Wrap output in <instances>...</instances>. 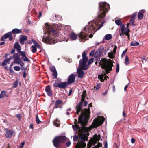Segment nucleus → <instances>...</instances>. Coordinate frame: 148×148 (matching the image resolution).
Returning a JSON list of instances; mask_svg holds the SVG:
<instances>
[{
  "label": "nucleus",
  "mask_w": 148,
  "mask_h": 148,
  "mask_svg": "<svg viewBox=\"0 0 148 148\" xmlns=\"http://www.w3.org/2000/svg\"><path fill=\"white\" fill-rule=\"evenodd\" d=\"M110 8L109 5L106 2L99 3V11L98 13V16L95 20L88 22L82 29L81 32L78 34L80 40L83 42L87 39V37L89 33L94 34L97 29L95 28L98 25V23L101 22L105 17L106 13L108 12ZM103 21L99 27L97 28V30L100 29L102 27L104 23Z\"/></svg>",
  "instance_id": "obj_1"
},
{
  "label": "nucleus",
  "mask_w": 148,
  "mask_h": 148,
  "mask_svg": "<svg viewBox=\"0 0 148 148\" xmlns=\"http://www.w3.org/2000/svg\"><path fill=\"white\" fill-rule=\"evenodd\" d=\"M99 64L102 68L105 69L104 71H103V73L99 75L98 77L101 81L103 82L104 80H107V78H108V77L106 75L112 70L113 63L110 59L106 60L105 58H103L100 61Z\"/></svg>",
  "instance_id": "obj_2"
},
{
  "label": "nucleus",
  "mask_w": 148,
  "mask_h": 148,
  "mask_svg": "<svg viewBox=\"0 0 148 148\" xmlns=\"http://www.w3.org/2000/svg\"><path fill=\"white\" fill-rule=\"evenodd\" d=\"M43 29L44 33L45 34L42 38V41L47 44H55L56 42L55 41L50 37V32L53 34H56V31L50 26L47 23H45V25Z\"/></svg>",
  "instance_id": "obj_3"
},
{
  "label": "nucleus",
  "mask_w": 148,
  "mask_h": 148,
  "mask_svg": "<svg viewBox=\"0 0 148 148\" xmlns=\"http://www.w3.org/2000/svg\"><path fill=\"white\" fill-rule=\"evenodd\" d=\"M72 128L74 130L76 131L77 133V130H78V134L79 135L80 139H79L78 143L76 145L75 148H85L86 146V144L85 143L86 141H87L88 138L83 132H82L80 130V127L77 124L73 125Z\"/></svg>",
  "instance_id": "obj_4"
},
{
  "label": "nucleus",
  "mask_w": 148,
  "mask_h": 148,
  "mask_svg": "<svg viewBox=\"0 0 148 148\" xmlns=\"http://www.w3.org/2000/svg\"><path fill=\"white\" fill-rule=\"evenodd\" d=\"M82 59L80 60L79 61V67L77 69V73L78 74V77L82 78L84 75V72L82 70H86L88 69V66L86 65V63L88 60L86 57V52H84L82 54Z\"/></svg>",
  "instance_id": "obj_5"
},
{
  "label": "nucleus",
  "mask_w": 148,
  "mask_h": 148,
  "mask_svg": "<svg viewBox=\"0 0 148 148\" xmlns=\"http://www.w3.org/2000/svg\"><path fill=\"white\" fill-rule=\"evenodd\" d=\"M68 138L63 136H58L56 137L53 140V142L54 146L58 148L62 143H64L67 140Z\"/></svg>",
  "instance_id": "obj_6"
},
{
  "label": "nucleus",
  "mask_w": 148,
  "mask_h": 148,
  "mask_svg": "<svg viewBox=\"0 0 148 148\" xmlns=\"http://www.w3.org/2000/svg\"><path fill=\"white\" fill-rule=\"evenodd\" d=\"M89 112V109H84L82 111L81 114L78 118V122L80 123L81 125L83 126L85 125L86 122L85 120V115L86 114Z\"/></svg>",
  "instance_id": "obj_7"
},
{
  "label": "nucleus",
  "mask_w": 148,
  "mask_h": 148,
  "mask_svg": "<svg viewBox=\"0 0 148 148\" xmlns=\"http://www.w3.org/2000/svg\"><path fill=\"white\" fill-rule=\"evenodd\" d=\"M105 120V119L103 116H99L95 118L93 120V124L94 127H97L103 123Z\"/></svg>",
  "instance_id": "obj_8"
},
{
  "label": "nucleus",
  "mask_w": 148,
  "mask_h": 148,
  "mask_svg": "<svg viewBox=\"0 0 148 148\" xmlns=\"http://www.w3.org/2000/svg\"><path fill=\"white\" fill-rule=\"evenodd\" d=\"M84 102V106H86L88 102L86 101H81V102L78 104H77L75 108L76 110V111L77 114H79V113L80 112L81 110L83 107L82 104V102Z\"/></svg>",
  "instance_id": "obj_9"
},
{
  "label": "nucleus",
  "mask_w": 148,
  "mask_h": 148,
  "mask_svg": "<svg viewBox=\"0 0 148 148\" xmlns=\"http://www.w3.org/2000/svg\"><path fill=\"white\" fill-rule=\"evenodd\" d=\"M14 59V63L16 64H20L21 62V60L20 57V55L18 53H15L13 56Z\"/></svg>",
  "instance_id": "obj_10"
},
{
  "label": "nucleus",
  "mask_w": 148,
  "mask_h": 148,
  "mask_svg": "<svg viewBox=\"0 0 148 148\" xmlns=\"http://www.w3.org/2000/svg\"><path fill=\"white\" fill-rule=\"evenodd\" d=\"M50 70L53 72L52 75L53 78L56 79L57 78V73L56 68L54 66H52L50 68Z\"/></svg>",
  "instance_id": "obj_11"
},
{
  "label": "nucleus",
  "mask_w": 148,
  "mask_h": 148,
  "mask_svg": "<svg viewBox=\"0 0 148 148\" xmlns=\"http://www.w3.org/2000/svg\"><path fill=\"white\" fill-rule=\"evenodd\" d=\"M119 32L120 35L121 36L125 34V32L126 31L125 29V26L124 24H122L120 26V27L119 29Z\"/></svg>",
  "instance_id": "obj_12"
},
{
  "label": "nucleus",
  "mask_w": 148,
  "mask_h": 148,
  "mask_svg": "<svg viewBox=\"0 0 148 148\" xmlns=\"http://www.w3.org/2000/svg\"><path fill=\"white\" fill-rule=\"evenodd\" d=\"M45 91L48 96L50 97L52 96L53 93L50 86L48 85L46 87Z\"/></svg>",
  "instance_id": "obj_13"
},
{
  "label": "nucleus",
  "mask_w": 148,
  "mask_h": 148,
  "mask_svg": "<svg viewBox=\"0 0 148 148\" xmlns=\"http://www.w3.org/2000/svg\"><path fill=\"white\" fill-rule=\"evenodd\" d=\"M75 75L73 74H71L68 77L67 83L70 84L73 82L75 80Z\"/></svg>",
  "instance_id": "obj_14"
},
{
  "label": "nucleus",
  "mask_w": 148,
  "mask_h": 148,
  "mask_svg": "<svg viewBox=\"0 0 148 148\" xmlns=\"http://www.w3.org/2000/svg\"><path fill=\"white\" fill-rule=\"evenodd\" d=\"M6 129V133L5 134V136L7 138L11 137L14 134V132L12 130H7Z\"/></svg>",
  "instance_id": "obj_15"
},
{
  "label": "nucleus",
  "mask_w": 148,
  "mask_h": 148,
  "mask_svg": "<svg viewBox=\"0 0 148 148\" xmlns=\"http://www.w3.org/2000/svg\"><path fill=\"white\" fill-rule=\"evenodd\" d=\"M145 12V9L141 10L139 11L138 15V19L139 20H141L143 19V14Z\"/></svg>",
  "instance_id": "obj_16"
},
{
  "label": "nucleus",
  "mask_w": 148,
  "mask_h": 148,
  "mask_svg": "<svg viewBox=\"0 0 148 148\" xmlns=\"http://www.w3.org/2000/svg\"><path fill=\"white\" fill-rule=\"evenodd\" d=\"M21 55L22 56V58L24 62H29V60L26 56V52L25 51H22L20 53Z\"/></svg>",
  "instance_id": "obj_17"
},
{
  "label": "nucleus",
  "mask_w": 148,
  "mask_h": 148,
  "mask_svg": "<svg viewBox=\"0 0 148 148\" xmlns=\"http://www.w3.org/2000/svg\"><path fill=\"white\" fill-rule=\"evenodd\" d=\"M68 83L67 82H61L59 83V88L64 89L67 87Z\"/></svg>",
  "instance_id": "obj_18"
},
{
  "label": "nucleus",
  "mask_w": 148,
  "mask_h": 148,
  "mask_svg": "<svg viewBox=\"0 0 148 148\" xmlns=\"http://www.w3.org/2000/svg\"><path fill=\"white\" fill-rule=\"evenodd\" d=\"M14 47L16 49L17 51L19 53H21L22 51H21V47L20 46L18 42H16L14 45Z\"/></svg>",
  "instance_id": "obj_19"
},
{
  "label": "nucleus",
  "mask_w": 148,
  "mask_h": 148,
  "mask_svg": "<svg viewBox=\"0 0 148 148\" xmlns=\"http://www.w3.org/2000/svg\"><path fill=\"white\" fill-rule=\"evenodd\" d=\"M71 40H76L77 38V34H75L74 32H72L70 34Z\"/></svg>",
  "instance_id": "obj_20"
},
{
  "label": "nucleus",
  "mask_w": 148,
  "mask_h": 148,
  "mask_svg": "<svg viewBox=\"0 0 148 148\" xmlns=\"http://www.w3.org/2000/svg\"><path fill=\"white\" fill-rule=\"evenodd\" d=\"M27 39V37L25 36H22L20 37V42L21 44L23 45L24 44V42L26 41Z\"/></svg>",
  "instance_id": "obj_21"
},
{
  "label": "nucleus",
  "mask_w": 148,
  "mask_h": 148,
  "mask_svg": "<svg viewBox=\"0 0 148 148\" xmlns=\"http://www.w3.org/2000/svg\"><path fill=\"white\" fill-rule=\"evenodd\" d=\"M88 144L87 147V148H90L91 145H94L95 143H96V141L95 143V141L91 139L88 142Z\"/></svg>",
  "instance_id": "obj_22"
},
{
  "label": "nucleus",
  "mask_w": 148,
  "mask_h": 148,
  "mask_svg": "<svg viewBox=\"0 0 148 148\" xmlns=\"http://www.w3.org/2000/svg\"><path fill=\"white\" fill-rule=\"evenodd\" d=\"M62 101L60 100H57L55 103V106L53 107V109L57 108L59 107V105L61 103Z\"/></svg>",
  "instance_id": "obj_23"
},
{
  "label": "nucleus",
  "mask_w": 148,
  "mask_h": 148,
  "mask_svg": "<svg viewBox=\"0 0 148 148\" xmlns=\"http://www.w3.org/2000/svg\"><path fill=\"white\" fill-rule=\"evenodd\" d=\"M71 27L69 26H66L65 27V29L66 31L64 34V35H65V34L67 35L69 34V33L71 31Z\"/></svg>",
  "instance_id": "obj_24"
},
{
  "label": "nucleus",
  "mask_w": 148,
  "mask_h": 148,
  "mask_svg": "<svg viewBox=\"0 0 148 148\" xmlns=\"http://www.w3.org/2000/svg\"><path fill=\"white\" fill-rule=\"evenodd\" d=\"M112 38V36L111 34H107L105 36L104 39L106 40H108L111 39Z\"/></svg>",
  "instance_id": "obj_25"
},
{
  "label": "nucleus",
  "mask_w": 148,
  "mask_h": 148,
  "mask_svg": "<svg viewBox=\"0 0 148 148\" xmlns=\"http://www.w3.org/2000/svg\"><path fill=\"white\" fill-rule=\"evenodd\" d=\"M10 32L8 33L5 34L1 38V40L2 41H4L5 39H7L10 36Z\"/></svg>",
  "instance_id": "obj_26"
},
{
  "label": "nucleus",
  "mask_w": 148,
  "mask_h": 148,
  "mask_svg": "<svg viewBox=\"0 0 148 148\" xmlns=\"http://www.w3.org/2000/svg\"><path fill=\"white\" fill-rule=\"evenodd\" d=\"M12 32L13 34H18L22 32L21 29H19L17 28H15L12 31Z\"/></svg>",
  "instance_id": "obj_27"
},
{
  "label": "nucleus",
  "mask_w": 148,
  "mask_h": 148,
  "mask_svg": "<svg viewBox=\"0 0 148 148\" xmlns=\"http://www.w3.org/2000/svg\"><path fill=\"white\" fill-rule=\"evenodd\" d=\"M53 123L54 125L57 127L60 126V121L58 120L57 118L56 119V120L54 121Z\"/></svg>",
  "instance_id": "obj_28"
},
{
  "label": "nucleus",
  "mask_w": 148,
  "mask_h": 148,
  "mask_svg": "<svg viewBox=\"0 0 148 148\" xmlns=\"http://www.w3.org/2000/svg\"><path fill=\"white\" fill-rule=\"evenodd\" d=\"M8 60H9L7 59L4 60L2 64H1V66L6 65L8 63H9L10 62Z\"/></svg>",
  "instance_id": "obj_29"
},
{
  "label": "nucleus",
  "mask_w": 148,
  "mask_h": 148,
  "mask_svg": "<svg viewBox=\"0 0 148 148\" xmlns=\"http://www.w3.org/2000/svg\"><path fill=\"white\" fill-rule=\"evenodd\" d=\"M31 51L32 53H35L37 50V48L36 47V46L32 45V46L30 48Z\"/></svg>",
  "instance_id": "obj_30"
},
{
  "label": "nucleus",
  "mask_w": 148,
  "mask_h": 148,
  "mask_svg": "<svg viewBox=\"0 0 148 148\" xmlns=\"http://www.w3.org/2000/svg\"><path fill=\"white\" fill-rule=\"evenodd\" d=\"M86 90H84L82 94V95L81 101H84L85 97L86 96Z\"/></svg>",
  "instance_id": "obj_31"
},
{
  "label": "nucleus",
  "mask_w": 148,
  "mask_h": 148,
  "mask_svg": "<svg viewBox=\"0 0 148 148\" xmlns=\"http://www.w3.org/2000/svg\"><path fill=\"white\" fill-rule=\"evenodd\" d=\"M6 92L5 91H2L0 94V99L3 98L5 96Z\"/></svg>",
  "instance_id": "obj_32"
},
{
  "label": "nucleus",
  "mask_w": 148,
  "mask_h": 148,
  "mask_svg": "<svg viewBox=\"0 0 148 148\" xmlns=\"http://www.w3.org/2000/svg\"><path fill=\"white\" fill-rule=\"evenodd\" d=\"M115 23L116 25L118 26H121L122 24V22L120 19L115 20Z\"/></svg>",
  "instance_id": "obj_33"
},
{
  "label": "nucleus",
  "mask_w": 148,
  "mask_h": 148,
  "mask_svg": "<svg viewBox=\"0 0 148 148\" xmlns=\"http://www.w3.org/2000/svg\"><path fill=\"white\" fill-rule=\"evenodd\" d=\"M139 44V43L136 41H132L130 43V45L132 46H137Z\"/></svg>",
  "instance_id": "obj_34"
},
{
  "label": "nucleus",
  "mask_w": 148,
  "mask_h": 148,
  "mask_svg": "<svg viewBox=\"0 0 148 148\" xmlns=\"http://www.w3.org/2000/svg\"><path fill=\"white\" fill-rule=\"evenodd\" d=\"M94 137L96 140L99 141L100 140V136H98L97 134H95L94 136Z\"/></svg>",
  "instance_id": "obj_35"
},
{
  "label": "nucleus",
  "mask_w": 148,
  "mask_h": 148,
  "mask_svg": "<svg viewBox=\"0 0 148 148\" xmlns=\"http://www.w3.org/2000/svg\"><path fill=\"white\" fill-rule=\"evenodd\" d=\"M129 60L128 56L126 55L125 59V65H127L129 64Z\"/></svg>",
  "instance_id": "obj_36"
},
{
  "label": "nucleus",
  "mask_w": 148,
  "mask_h": 148,
  "mask_svg": "<svg viewBox=\"0 0 148 148\" xmlns=\"http://www.w3.org/2000/svg\"><path fill=\"white\" fill-rule=\"evenodd\" d=\"M108 56L111 59H113L114 57L113 53L112 52L109 53Z\"/></svg>",
  "instance_id": "obj_37"
},
{
  "label": "nucleus",
  "mask_w": 148,
  "mask_h": 148,
  "mask_svg": "<svg viewBox=\"0 0 148 148\" xmlns=\"http://www.w3.org/2000/svg\"><path fill=\"white\" fill-rule=\"evenodd\" d=\"M36 119L37 124H39L41 122V121L39 120L37 114L36 115Z\"/></svg>",
  "instance_id": "obj_38"
},
{
  "label": "nucleus",
  "mask_w": 148,
  "mask_h": 148,
  "mask_svg": "<svg viewBox=\"0 0 148 148\" xmlns=\"http://www.w3.org/2000/svg\"><path fill=\"white\" fill-rule=\"evenodd\" d=\"M102 146V144L99 142H98L97 144L94 147L92 148H99L100 147H101Z\"/></svg>",
  "instance_id": "obj_39"
},
{
  "label": "nucleus",
  "mask_w": 148,
  "mask_h": 148,
  "mask_svg": "<svg viewBox=\"0 0 148 148\" xmlns=\"http://www.w3.org/2000/svg\"><path fill=\"white\" fill-rule=\"evenodd\" d=\"M18 84V80H16L13 84L14 87H16Z\"/></svg>",
  "instance_id": "obj_40"
},
{
  "label": "nucleus",
  "mask_w": 148,
  "mask_h": 148,
  "mask_svg": "<svg viewBox=\"0 0 148 148\" xmlns=\"http://www.w3.org/2000/svg\"><path fill=\"white\" fill-rule=\"evenodd\" d=\"M130 24V23H128L127 24V27L125 28V31L127 32H130V29L128 28Z\"/></svg>",
  "instance_id": "obj_41"
},
{
  "label": "nucleus",
  "mask_w": 148,
  "mask_h": 148,
  "mask_svg": "<svg viewBox=\"0 0 148 148\" xmlns=\"http://www.w3.org/2000/svg\"><path fill=\"white\" fill-rule=\"evenodd\" d=\"M94 58H92L90 59L88 61V64L89 65L91 64H92Z\"/></svg>",
  "instance_id": "obj_42"
},
{
  "label": "nucleus",
  "mask_w": 148,
  "mask_h": 148,
  "mask_svg": "<svg viewBox=\"0 0 148 148\" xmlns=\"http://www.w3.org/2000/svg\"><path fill=\"white\" fill-rule=\"evenodd\" d=\"M95 50H92L89 53V55L91 56H93L95 54Z\"/></svg>",
  "instance_id": "obj_43"
},
{
  "label": "nucleus",
  "mask_w": 148,
  "mask_h": 148,
  "mask_svg": "<svg viewBox=\"0 0 148 148\" xmlns=\"http://www.w3.org/2000/svg\"><path fill=\"white\" fill-rule=\"evenodd\" d=\"M119 70V65L118 63H117L116 68V72L118 73Z\"/></svg>",
  "instance_id": "obj_44"
},
{
  "label": "nucleus",
  "mask_w": 148,
  "mask_h": 148,
  "mask_svg": "<svg viewBox=\"0 0 148 148\" xmlns=\"http://www.w3.org/2000/svg\"><path fill=\"white\" fill-rule=\"evenodd\" d=\"M10 36L9 37V40L10 41H11L13 39V38L12 36V34L11 32H10Z\"/></svg>",
  "instance_id": "obj_45"
},
{
  "label": "nucleus",
  "mask_w": 148,
  "mask_h": 148,
  "mask_svg": "<svg viewBox=\"0 0 148 148\" xmlns=\"http://www.w3.org/2000/svg\"><path fill=\"white\" fill-rule=\"evenodd\" d=\"M78 139V136L76 135L74 136H73V140L74 141H76Z\"/></svg>",
  "instance_id": "obj_46"
},
{
  "label": "nucleus",
  "mask_w": 148,
  "mask_h": 148,
  "mask_svg": "<svg viewBox=\"0 0 148 148\" xmlns=\"http://www.w3.org/2000/svg\"><path fill=\"white\" fill-rule=\"evenodd\" d=\"M14 69L16 71H19L20 70V68L19 66H16L14 67Z\"/></svg>",
  "instance_id": "obj_47"
},
{
  "label": "nucleus",
  "mask_w": 148,
  "mask_h": 148,
  "mask_svg": "<svg viewBox=\"0 0 148 148\" xmlns=\"http://www.w3.org/2000/svg\"><path fill=\"white\" fill-rule=\"evenodd\" d=\"M99 84H97L96 86L94 87V89L96 90H97L100 88Z\"/></svg>",
  "instance_id": "obj_48"
},
{
  "label": "nucleus",
  "mask_w": 148,
  "mask_h": 148,
  "mask_svg": "<svg viewBox=\"0 0 148 148\" xmlns=\"http://www.w3.org/2000/svg\"><path fill=\"white\" fill-rule=\"evenodd\" d=\"M53 86L54 87H59V83H58L57 82H55L53 84Z\"/></svg>",
  "instance_id": "obj_49"
},
{
  "label": "nucleus",
  "mask_w": 148,
  "mask_h": 148,
  "mask_svg": "<svg viewBox=\"0 0 148 148\" xmlns=\"http://www.w3.org/2000/svg\"><path fill=\"white\" fill-rule=\"evenodd\" d=\"M32 42H33L34 44V46H36L38 43L36 42V41L34 39H32Z\"/></svg>",
  "instance_id": "obj_50"
},
{
  "label": "nucleus",
  "mask_w": 148,
  "mask_h": 148,
  "mask_svg": "<svg viewBox=\"0 0 148 148\" xmlns=\"http://www.w3.org/2000/svg\"><path fill=\"white\" fill-rule=\"evenodd\" d=\"M127 50H124L123 52L121 55V57L122 58L123 56H124L125 55V54L127 52Z\"/></svg>",
  "instance_id": "obj_51"
},
{
  "label": "nucleus",
  "mask_w": 148,
  "mask_h": 148,
  "mask_svg": "<svg viewBox=\"0 0 148 148\" xmlns=\"http://www.w3.org/2000/svg\"><path fill=\"white\" fill-rule=\"evenodd\" d=\"M70 145L71 142L69 140L67 141L66 143V145L68 147H69Z\"/></svg>",
  "instance_id": "obj_52"
},
{
  "label": "nucleus",
  "mask_w": 148,
  "mask_h": 148,
  "mask_svg": "<svg viewBox=\"0 0 148 148\" xmlns=\"http://www.w3.org/2000/svg\"><path fill=\"white\" fill-rule=\"evenodd\" d=\"M25 144V142H23L22 143H21L19 148H23V147Z\"/></svg>",
  "instance_id": "obj_53"
},
{
  "label": "nucleus",
  "mask_w": 148,
  "mask_h": 148,
  "mask_svg": "<svg viewBox=\"0 0 148 148\" xmlns=\"http://www.w3.org/2000/svg\"><path fill=\"white\" fill-rule=\"evenodd\" d=\"M137 14V13H135L133 14L132 15L131 18H132L134 19L135 18V17L136 15Z\"/></svg>",
  "instance_id": "obj_54"
},
{
  "label": "nucleus",
  "mask_w": 148,
  "mask_h": 148,
  "mask_svg": "<svg viewBox=\"0 0 148 148\" xmlns=\"http://www.w3.org/2000/svg\"><path fill=\"white\" fill-rule=\"evenodd\" d=\"M134 21H135V19H133L131 18V19L130 20V23H131L132 25H134Z\"/></svg>",
  "instance_id": "obj_55"
},
{
  "label": "nucleus",
  "mask_w": 148,
  "mask_h": 148,
  "mask_svg": "<svg viewBox=\"0 0 148 148\" xmlns=\"http://www.w3.org/2000/svg\"><path fill=\"white\" fill-rule=\"evenodd\" d=\"M16 117L18 118V119L19 120L21 119V115L20 114H17L16 115Z\"/></svg>",
  "instance_id": "obj_56"
},
{
  "label": "nucleus",
  "mask_w": 148,
  "mask_h": 148,
  "mask_svg": "<svg viewBox=\"0 0 148 148\" xmlns=\"http://www.w3.org/2000/svg\"><path fill=\"white\" fill-rule=\"evenodd\" d=\"M56 28H57L58 30H61V28L60 27H59L58 25H55Z\"/></svg>",
  "instance_id": "obj_57"
},
{
  "label": "nucleus",
  "mask_w": 148,
  "mask_h": 148,
  "mask_svg": "<svg viewBox=\"0 0 148 148\" xmlns=\"http://www.w3.org/2000/svg\"><path fill=\"white\" fill-rule=\"evenodd\" d=\"M23 76L24 78H25L26 76V73L25 71H24L23 72Z\"/></svg>",
  "instance_id": "obj_58"
},
{
  "label": "nucleus",
  "mask_w": 148,
  "mask_h": 148,
  "mask_svg": "<svg viewBox=\"0 0 148 148\" xmlns=\"http://www.w3.org/2000/svg\"><path fill=\"white\" fill-rule=\"evenodd\" d=\"M15 49H13L11 51L10 53L12 54H13L15 52Z\"/></svg>",
  "instance_id": "obj_59"
},
{
  "label": "nucleus",
  "mask_w": 148,
  "mask_h": 148,
  "mask_svg": "<svg viewBox=\"0 0 148 148\" xmlns=\"http://www.w3.org/2000/svg\"><path fill=\"white\" fill-rule=\"evenodd\" d=\"M117 48V46H115V47L114 48V49L113 50V51L114 53H115L116 52V50Z\"/></svg>",
  "instance_id": "obj_60"
},
{
  "label": "nucleus",
  "mask_w": 148,
  "mask_h": 148,
  "mask_svg": "<svg viewBox=\"0 0 148 148\" xmlns=\"http://www.w3.org/2000/svg\"><path fill=\"white\" fill-rule=\"evenodd\" d=\"M36 47H37L38 49L41 48V46L38 43L36 46Z\"/></svg>",
  "instance_id": "obj_61"
},
{
  "label": "nucleus",
  "mask_w": 148,
  "mask_h": 148,
  "mask_svg": "<svg viewBox=\"0 0 148 148\" xmlns=\"http://www.w3.org/2000/svg\"><path fill=\"white\" fill-rule=\"evenodd\" d=\"M131 142L132 143H134L135 142V139L133 138H132L131 139Z\"/></svg>",
  "instance_id": "obj_62"
},
{
  "label": "nucleus",
  "mask_w": 148,
  "mask_h": 148,
  "mask_svg": "<svg viewBox=\"0 0 148 148\" xmlns=\"http://www.w3.org/2000/svg\"><path fill=\"white\" fill-rule=\"evenodd\" d=\"M129 32H125V34L126 36H128V38H129V35L128 34V33Z\"/></svg>",
  "instance_id": "obj_63"
},
{
  "label": "nucleus",
  "mask_w": 148,
  "mask_h": 148,
  "mask_svg": "<svg viewBox=\"0 0 148 148\" xmlns=\"http://www.w3.org/2000/svg\"><path fill=\"white\" fill-rule=\"evenodd\" d=\"M20 65L21 67H23L24 65V64L23 62L21 61V63L20 64Z\"/></svg>",
  "instance_id": "obj_64"
}]
</instances>
